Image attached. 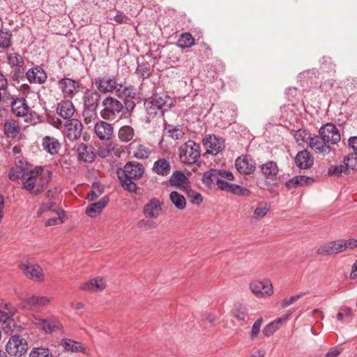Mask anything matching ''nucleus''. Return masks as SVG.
<instances>
[{
    "instance_id": "nucleus-23",
    "label": "nucleus",
    "mask_w": 357,
    "mask_h": 357,
    "mask_svg": "<svg viewBox=\"0 0 357 357\" xmlns=\"http://www.w3.org/2000/svg\"><path fill=\"white\" fill-rule=\"evenodd\" d=\"M72 150L76 151L78 159L82 161L91 162L95 158V154L93 151V148L91 146H87L84 143L79 144L77 148L75 146L73 148H72Z\"/></svg>"
},
{
    "instance_id": "nucleus-60",
    "label": "nucleus",
    "mask_w": 357,
    "mask_h": 357,
    "mask_svg": "<svg viewBox=\"0 0 357 357\" xmlns=\"http://www.w3.org/2000/svg\"><path fill=\"white\" fill-rule=\"evenodd\" d=\"M262 321H263L262 317H259L252 325V329H251V333H250V338L251 339H252V340L255 339L259 334Z\"/></svg>"
},
{
    "instance_id": "nucleus-52",
    "label": "nucleus",
    "mask_w": 357,
    "mask_h": 357,
    "mask_svg": "<svg viewBox=\"0 0 357 357\" xmlns=\"http://www.w3.org/2000/svg\"><path fill=\"white\" fill-rule=\"evenodd\" d=\"M80 89L81 85L78 82L68 78V96L73 98Z\"/></svg>"
},
{
    "instance_id": "nucleus-21",
    "label": "nucleus",
    "mask_w": 357,
    "mask_h": 357,
    "mask_svg": "<svg viewBox=\"0 0 357 357\" xmlns=\"http://www.w3.org/2000/svg\"><path fill=\"white\" fill-rule=\"evenodd\" d=\"M295 163L299 169H309L313 165L314 158L308 151L303 150L296 154Z\"/></svg>"
},
{
    "instance_id": "nucleus-43",
    "label": "nucleus",
    "mask_w": 357,
    "mask_h": 357,
    "mask_svg": "<svg viewBox=\"0 0 357 357\" xmlns=\"http://www.w3.org/2000/svg\"><path fill=\"white\" fill-rule=\"evenodd\" d=\"M294 138L299 145L305 144H310V139L312 138L310 133L305 130H298L294 134Z\"/></svg>"
},
{
    "instance_id": "nucleus-3",
    "label": "nucleus",
    "mask_w": 357,
    "mask_h": 357,
    "mask_svg": "<svg viewBox=\"0 0 357 357\" xmlns=\"http://www.w3.org/2000/svg\"><path fill=\"white\" fill-rule=\"evenodd\" d=\"M43 171L42 167H36L30 171L27 170L26 165L22 161H19L12 167L9 172V178L16 181L22 178L23 187L26 190H32L35 185L33 182V176H38Z\"/></svg>"
},
{
    "instance_id": "nucleus-33",
    "label": "nucleus",
    "mask_w": 357,
    "mask_h": 357,
    "mask_svg": "<svg viewBox=\"0 0 357 357\" xmlns=\"http://www.w3.org/2000/svg\"><path fill=\"white\" fill-rule=\"evenodd\" d=\"M106 287V282L103 278L98 277L90 280L82 286V289L88 291H102Z\"/></svg>"
},
{
    "instance_id": "nucleus-49",
    "label": "nucleus",
    "mask_w": 357,
    "mask_h": 357,
    "mask_svg": "<svg viewBox=\"0 0 357 357\" xmlns=\"http://www.w3.org/2000/svg\"><path fill=\"white\" fill-rule=\"evenodd\" d=\"M344 163L347 169L351 168L357 170V153H352L345 156L344 158Z\"/></svg>"
},
{
    "instance_id": "nucleus-45",
    "label": "nucleus",
    "mask_w": 357,
    "mask_h": 357,
    "mask_svg": "<svg viewBox=\"0 0 357 357\" xmlns=\"http://www.w3.org/2000/svg\"><path fill=\"white\" fill-rule=\"evenodd\" d=\"M188 178L181 171L175 172L170 178V183L173 186H180L185 183Z\"/></svg>"
},
{
    "instance_id": "nucleus-16",
    "label": "nucleus",
    "mask_w": 357,
    "mask_h": 357,
    "mask_svg": "<svg viewBox=\"0 0 357 357\" xmlns=\"http://www.w3.org/2000/svg\"><path fill=\"white\" fill-rule=\"evenodd\" d=\"M309 146L318 154L326 155L331 151V147L322 139V136L314 135L310 141Z\"/></svg>"
},
{
    "instance_id": "nucleus-44",
    "label": "nucleus",
    "mask_w": 357,
    "mask_h": 357,
    "mask_svg": "<svg viewBox=\"0 0 357 357\" xmlns=\"http://www.w3.org/2000/svg\"><path fill=\"white\" fill-rule=\"evenodd\" d=\"M144 106L147 113L151 116L162 115L164 113L151 98L146 100Z\"/></svg>"
},
{
    "instance_id": "nucleus-50",
    "label": "nucleus",
    "mask_w": 357,
    "mask_h": 357,
    "mask_svg": "<svg viewBox=\"0 0 357 357\" xmlns=\"http://www.w3.org/2000/svg\"><path fill=\"white\" fill-rule=\"evenodd\" d=\"M54 206H55V204L52 202L42 204L38 210L37 216L41 217L44 213L48 212V211H50L51 213H54V212H56L57 211H55L54 209Z\"/></svg>"
},
{
    "instance_id": "nucleus-39",
    "label": "nucleus",
    "mask_w": 357,
    "mask_h": 357,
    "mask_svg": "<svg viewBox=\"0 0 357 357\" xmlns=\"http://www.w3.org/2000/svg\"><path fill=\"white\" fill-rule=\"evenodd\" d=\"M169 199L174 206L178 210H183L185 208L186 201L184 196L176 191H172L170 193Z\"/></svg>"
},
{
    "instance_id": "nucleus-32",
    "label": "nucleus",
    "mask_w": 357,
    "mask_h": 357,
    "mask_svg": "<svg viewBox=\"0 0 357 357\" xmlns=\"http://www.w3.org/2000/svg\"><path fill=\"white\" fill-rule=\"evenodd\" d=\"M314 181V178L312 177L298 175L287 181L285 185L288 189H292L298 186H305L312 184Z\"/></svg>"
},
{
    "instance_id": "nucleus-30",
    "label": "nucleus",
    "mask_w": 357,
    "mask_h": 357,
    "mask_svg": "<svg viewBox=\"0 0 357 357\" xmlns=\"http://www.w3.org/2000/svg\"><path fill=\"white\" fill-rule=\"evenodd\" d=\"M130 146L133 150V156L138 160L148 158L152 151L149 146L140 143L135 144V142H132Z\"/></svg>"
},
{
    "instance_id": "nucleus-27",
    "label": "nucleus",
    "mask_w": 357,
    "mask_h": 357,
    "mask_svg": "<svg viewBox=\"0 0 357 357\" xmlns=\"http://www.w3.org/2000/svg\"><path fill=\"white\" fill-rule=\"evenodd\" d=\"M12 112L17 116H26L29 110L26 101L23 98H17L10 102Z\"/></svg>"
},
{
    "instance_id": "nucleus-24",
    "label": "nucleus",
    "mask_w": 357,
    "mask_h": 357,
    "mask_svg": "<svg viewBox=\"0 0 357 357\" xmlns=\"http://www.w3.org/2000/svg\"><path fill=\"white\" fill-rule=\"evenodd\" d=\"M150 98L163 112L167 111L173 104L172 100L165 92L155 93Z\"/></svg>"
},
{
    "instance_id": "nucleus-9",
    "label": "nucleus",
    "mask_w": 357,
    "mask_h": 357,
    "mask_svg": "<svg viewBox=\"0 0 357 357\" xmlns=\"http://www.w3.org/2000/svg\"><path fill=\"white\" fill-rule=\"evenodd\" d=\"M228 181L234 180V175L231 172L223 169H211L205 172L203 175L202 181L206 185H211L214 183V180Z\"/></svg>"
},
{
    "instance_id": "nucleus-36",
    "label": "nucleus",
    "mask_w": 357,
    "mask_h": 357,
    "mask_svg": "<svg viewBox=\"0 0 357 357\" xmlns=\"http://www.w3.org/2000/svg\"><path fill=\"white\" fill-rule=\"evenodd\" d=\"M8 62L13 68H17L20 73H24V59L22 56L16 52H13L8 56Z\"/></svg>"
},
{
    "instance_id": "nucleus-47",
    "label": "nucleus",
    "mask_w": 357,
    "mask_h": 357,
    "mask_svg": "<svg viewBox=\"0 0 357 357\" xmlns=\"http://www.w3.org/2000/svg\"><path fill=\"white\" fill-rule=\"evenodd\" d=\"M233 314L238 321H246L249 319L247 308L241 305L235 307Z\"/></svg>"
},
{
    "instance_id": "nucleus-57",
    "label": "nucleus",
    "mask_w": 357,
    "mask_h": 357,
    "mask_svg": "<svg viewBox=\"0 0 357 357\" xmlns=\"http://www.w3.org/2000/svg\"><path fill=\"white\" fill-rule=\"evenodd\" d=\"M268 208L266 206H264L260 204L257 208L254 211L253 217L255 219H261L264 218L268 213Z\"/></svg>"
},
{
    "instance_id": "nucleus-17",
    "label": "nucleus",
    "mask_w": 357,
    "mask_h": 357,
    "mask_svg": "<svg viewBox=\"0 0 357 357\" xmlns=\"http://www.w3.org/2000/svg\"><path fill=\"white\" fill-rule=\"evenodd\" d=\"M52 178V172L50 171H47L43 172V170L41 173H40L38 176H33V182L35 181V185L33 186V189L32 190H29L32 194H39L40 193L45 186L49 183Z\"/></svg>"
},
{
    "instance_id": "nucleus-10",
    "label": "nucleus",
    "mask_w": 357,
    "mask_h": 357,
    "mask_svg": "<svg viewBox=\"0 0 357 357\" xmlns=\"http://www.w3.org/2000/svg\"><path fill=\"white\" fill-rule=\"evenodd\" d=\"M101 96L96 91L87 90L83 96L84 107L88 112L95 113L100 101Z\"/></svg>"
},
{
    "instance_id": "nucleus-40",
    "label": "nucleus",
    "mask_w": 357,
    "mask_h": 357,
    "mask_svg": "<svg viewBox=\"0 0 357 357\" xmlns=\"http://www.w3.org/2000/svg\"><path fill=\"white\" fill-rule=\"evenodd\" d=\"M5 134L9 137H15L20 132V127L14 120L6 121L4 124Z\"/></svg>"
},
{
    "instance_id": "nucleus-61",
    "label": "nucleus",
    "mask_w": 357,
    "mask_h": 357,
    "mask_svg": "<svg viewBox=\"0 0 357 357\" xmlns=\"http://www.w3.org/2000/svg\"><path fill=\"white\" fill-rule=\"evenodd\" d=\"M341 243H342V250L343 252L347 250H352L357 248V239H349L346 241L344 239H340Z\"/></svg>"
},
{
    "instance_id": "nucleus-37",
    "label": "nucleus",
    "mask_w": 357,
    "mask_h": 357,
    "mask_svg": "<svg viewBox=\"0 0 357 357\" xmlns=\"http://www.w3.org/2000/svg\"><path fill=\"white\" fill-rule=\"evenodd\" d=\"M195 44V39L189 32L182 33L180 35L176 45L181 49L189 48Z\"/></svg>"
},
{
    "instance_id": "nucleus-63",
    "label": "nucleus",
    "mask_w": 357,
    "mask_h": 357,
    "mask_svg": "<svg viewBox=\"0 0 357 357\" xmlns=\"http://www.w3.org/2000/svg\"><path fill=\"white\" fill-rule=\"evenodd\" d=\"M14 100L15 99L13 98L12 94L8 91V88L0 91V102L2 100L6 103L10 104L11 101Z\"/></svg>"
},
{
    "instance_id": "nucleus-42",
    "label": "nucleus",
    "mask_w": 357,
    "mask_h": 357,
    "mask_svg": "<svg viewBox=\"0 0 357 357\" xmlns=\"http://www.w3.org/2000/svg\"><path fill=\"white\" fill-rule=\"evenodd\" d=\"M282 323V319L281 318H278L275 321L269 323L263 328L264 335L266 337L272 335L276 331L279 329V327Z\"/></svg>"
},
{
    "instance_id": "nucleus-14",
    "label": "nucleus",
    "mask_w": 357,
    "mask_h": 357,
    "mask_svg": "<svg viewBox=\"0 0 357 357\" xmlns=\"http://www.w3.org/2000/svg\"><path fill=\"white\" fill-rule=\"evenodd\" d=\"M235 167L239 173L248 175L255 172L256 164L250 155H245L243 158L238 157L236 160Z\"/></svg>"
},
{
    "instance_id": "nucleus-6",
    "label": "nucleus",
    "mask_w": 357,
    "mask_h": 357,
    "mask_svg": "<svg viewBox=\"0 0 357 357\" xmlns=\"http://www.w3.org/2000/svg\"><path fill=\"white\" fill-rule=\"evenodd\" d=\"M19 267L25 276L30 280L42 282L45 279L43 270L38 264L21 263Z\"/></svg>"
},
{
    "instance_id": "nucleus-53",
    "label": "nucleus",
    "mask_w": 357,
    "mask_h": 357,
    "mask_svg": "<svg viewBox=\"0 0 357 357\" xmlns=\"http://www.w3.org/2000/svg\"><path fill=\"white\" fill-rule=\"evenodd\" d=\"M347 170L345 165H338L332 166L328 169V174L330 176H340L342 173Z\"/></svg>"
},
{
    "instance_id": "nucleus-1",
    "label": "nucleus",
    "mask_w": 357,
    "mask_h": 357,
    "mask_svg": "<svg viewBox=\"0 0 357 357\" xmlns=\"http://www.w3.org/2000/svg\"><path fill=\"white\" fill-rule=\"evenodd\" d=\"M102 105L103 109L100 111V116L108 121H113L117 117L128 119L132 115L136 107L135 103L129 101L123 103L112 96L106 97L102 100Z\"/></svg>"
},
{
    "instance_id": "nucleus-15",
    "label": "nucleus",
    "mask_w": 357,
    "mask_h": 357,
    "mask_svg": "<svg viewBox=\"0 0 357 357\" xmlns=\"http://www.w3.org/2000/svg\"><path fill=\"white\" fill-rule=\"evenodd\" d=\"M342 243L340 239L330 241L319 247L317 253L321 256H328L342 252Z\"/></svg>"
},
{
    "instance_id": "nucleus-11",
    "label": "nucleus",
    "mask_w": 357,
    "mask_h": 357,
    "mask_svg": "<svg viewBox=\"0 0 357 357\" xmlns=\"http://www.w3.org/2000/svg\"><path fill=\"white\" fill-rule=\"evenodd\" d=\"M33 323L45 333H51L62 329L60 321L54 317L47 319L35 318Z\"/></svg>"
},
{
    "instance_id": "nucleus-22",
    "label": "nucleus",
    "mask_w": 357,
    "mask_h": 357,
    "mask_svg": "<svg viewBox=\"0 0 357 357\" xmlns=\"http://www.w3.org/2000/svg\"><path fill=\"white\" fill-rule=\"evenodd\" d=\"M83 130L82 123L76 119L68 118V139L76 141L81 138Z\"/></svg>"
},
{
    "instance_id": "nucleus-19",
    "label": "nucleus",
    "mask_w": 357,
    "mask_h": 357,
    "mask_svg": "<svg viewBox=\"0 0 357 357\" xmlns=\"http://www.w3.org/2000/svg\"><path fill=\"white\" fill-rule=\"evenodd\" d=\"M116 96L123 100V103L129 101L132 103H135L134 99L137 96L136 89L131 86H123L119 84L116 91Z\"/></svg>"
},
{
    "instance_id": "nucleus-13",
    "label": "nucleus",
    "mask_w": 357,
    "mask_h": 357,
    "mask_svg": "<svg viewBox=\"0 0 357 357\" xmlns=\"http://www.w3.org/2000/svg\"><path fill=\"white\" fill-rule=\"evenodd\" d=\"M250 289L257 298H264L272 295V284L268 281H255L250 283Z\"/></svg>"
},
{
    "instance_id": "nucleus-25",
    "label": "nucleus",
    "mask_w": 357,
    "mask_h": 357,
    "mask_svg": "<svg viewBox=\"0 0 357 357\" xmlns=\"http://www.w3.org/2000/svg\"><path fill=\"white\" fill-rule=\"evenodd\" d=\"M109 200V199L107 196H104L99 201L91 204L86 208V214L91 218L96 217L106 207Z\"/></svg>"
},
{
    "instance_id": "nucleus-48",
    "label": "nucleus",
    "mask_w": 357,
    "mask_h": 357,
    "mask_svg": "<svg viewBox=\"0 0 357 357\" xmlns=\"http://www.w3.org/2000/svg\"><path fill=\"white\" fill-rule=\"evenodd\" d=\"M29 357H52V354L47 348L36 347L31 350Z\"/></svg>"
},
{
    "instance_id": "nucleus-31",
    "label": "nucleus",
    "mask_w": 357,
    "mask_h": 357,
    "mask_svg": "<svg viewBox=\"0 0 357 357\" xmlns=\"http://www.w3.org/2000/svg\"><path fill=\"white\" fill-rule=\"evenodd\" d=\"M50 303V299L45 296H33L22 300L24 307L32 309L33 307H40L47 305Z\"/></svg>"
},
{
    "instance_id": "nucleus-12",
    "label": "nucleus",
    "mask_w": 357,
    "mask_h": 357,
    "mask_svg": "<svg viewBox=\"0 0 357 357\" xmlns=\"http://www.w3.org/2000/svg\"><path fill=\"white\" fill-rule=\"evenodd\" d=\"M206 153L217 155L225 148L224 141L215 135H208L203 139Z\"/></svg>"
},
{
    "instance_id": "nucleus-34",
    "label": "nucleus",
    "mask_w": 357,
    "mask_h": 357,
    "mask_svg": "<svg viewBox=\"0 0 357 357\" xmlns=\"http://www.w3.org/2000/svg\"><path fill=\"white\" fill-rule=\"evenodd\" d=\"M153 171L158 175L162 176H167L171 172L169 162L165 158L158 159L153 163Z\"/></svg>"
},
{
    "instance_id": "nucleus-58",
    "label": "nucleus",
    "mask_w": 357,
    "mask_h": 357,
    "mask_svg": "<svg viewBox=\"0 0 357 357\" xmlns=\"http://www.w3.org/2000/svg\"><path fill=\"white\" fill-rule=\"evenodd\" d=\"M56 113L64 120L67 119V101L62 100L58 104L56 107Z\"/></svg>"
},
{
    "instance_id": "nucleus-29",
    "label": "nucleus",
    "mask_w": 357,
    "mask_h": 357,
    "mask_svg": "<svg viewBox=\"0 0 357 357\" xmlns=\"http://www.w3.org/2000/svg\"><path fill=\"white\" fill-rule=\"evenodd\" d=\"M262 175L267 179L274 180L279 172L277 163L274 161H267L260 165Z\"/></svg>"
},
{
    "instance_id": "nucleus-51",
    "label": "nucleus",
    "mask_w": 357,
    "mask_h": 357,
    "mask_svg": "<svg viewBox=\"0 0 357 357\" xmlns=\"http://www.w3.org/2000/svg\"><path fill=\"white\" fill-rule=\"evenodd\" d=\"M11 33L0 31V47L8 48L11 45Z\"/></svg>"
},
{
    "instance_id": "nucleus-56",
    "label": "nucleus",
    "mask_w": 357,
    "mask_h": 357,
    "mask_svg": "<svg viewBox=\"0 0 357 357\" xmlns=\"http://www.w3.org/2000/svg\"><path fill=\"white\" fill-rule=\"evenodd\" d=\"M219 189L225 190L226 192H231L234 188V184L229 183L224 180H214Z\"/></svg>"
},
{
    "instance_id": "nucleus-55",
    "label": "nucleus",
    "mask_w": 357,
    "mask_h": 357,
    "mask_svg": "<svg viewBox=\"0 0 357 357\" xmlns=\"http://www.w3.org/2000/svg\"><path fill=\"white\" fill-rule=\"evenodd\" d=\"M321 68L324 71L332 72L335 70V65L332 63L330 57L324 56L321 60Z\"/></svg>"
},
{
    "instance_id": "nucleus-35",
    "label": "nucleus",
    "mask_w": 357,
    "mask_h": 357,
    "mask_svg": "<svg viewBox=\"0 0 357 357\" xmlns=\"http://www.w3.org/2000/svg\"><path fill=\"white\" fill-rule=\"evenodd\" d=\"M43 149L51 155L58 153L61 145L59 141L54 137L46 136L43 139Z\"/></svg>"
},
{
    "instance_id": "nucleus-46",
    "label": "nucleus",
    "mask_w": 357,
    "mask_h": 357,
    "mask_svg": "<svg viewBox=\"0 0 357 357\" xmlns=\"http://www.w3.org/2000/svg\"><path fill=\"white\" fill-rule=\"evenodd\" d=\"M55 215L54 217L49 218L45 222V226H54L56 225L61 224L63 221V218L65 216V211L63 210H59L56 212H54Z\"/></svg>"
},
{
    "instance_id": "nucleus-38",
    "label": "nucleus",
    "mask_w": 357,
    "mask_h": 357,
    "mask_svg": "<svg viewBox=\"0 0 357 357\" xmlns=\"http://www.w3.org/2000/svg\"><path fill=\"white\" fill-rule=\"evenodd\" d=\"M134 135V129L130 126H123L119 130L118 137L122 142L131 141Z\"/></svg>"
},
{
    "instance_id": "nucleus-18",
    "label": "nucleus",
    "mask_w": 357,
    "mask_h": 357,
    "mask_svg": "<svg viewBox=\"0 0 357 357\" xmlns=\"http://www.w3.org/2000/svg\"><path fill=\"white\" fill-rule=\"evenodd\" d=\"M162 210L160 200L153 198L144 205L143 212L146 217L157 219L161 214Z\"/></svg>"
},
{
    "instance_id": "nucleus-54",
    "label": "nucleus",
    "mask_w": 357,
    "mask_h": 357,
    "mask_svg": "<svg viewBox=\"0 0 357 357\" xmlns=\"http://www.w3.org/2000/svg\"><path fill=\"white\" fill-rule=\"evenodd\" d=\"M305 294V292H301L300 294L292 296L289 298H284L282 302V307H287L291 305L296 301H297L299 298H302Z\"/></svg>"
},
{
    "instance_id": "nucleus-59",
    "label": "nucleus",
    "mask_w": 357,
    "mask_h": 357,
    "mask_svg": "<svg viewBox=\"0 0 357 357\" xmlns=\"http://www.w3.org/2000/svg\"><path fill=\"white\" fill-rule=\"evenodd\" d=\"M232 193L237 195L248 197L251 194L250 190L246 188H244L241 185L234 184V188L232 190Z\"/></svg>"
},
{
    "instance_id": "nucleus-7",
    "label": "nucleus",
    "mask_w": 357,
    "mask_h": 357,
    "mask_svg": "<svg viewBox=\"0 0 357 357\" xmlns=\"http://www.w3.org/2000/svg\"><path fill=\"white\" fill-rule=\"evenodd\" d=\"M93 83L98 90V92L102 93H112L116 91L119 86L116 78L110 75L96 77Z\"/></svg>"
},
{
    "instance_id": "nucleus-4",
    "label": "nucleus",
    "mask_w": 357,
    "mask_h": 357,
    "mask_svg": "<svg viewBox=\"0 0 357 357\" xmlns=\"http://www.w3.org/2000/svg\"><path fill=\"white\" fill-rule=\"evenodd\" d=\"M200 153L199 144L189 140L179 148V158L184 164H195L200 157Z\"/></svg>"
},
{
    "instance_id": "nucleus-2",
    "label": "nucleus",
    "mask_w": 357,
    "mask_h": 357,
    "mask_svg": "<svg viewBox=\"0 0 357 357\" xmlns=\"http://www.w3.org/2000/svg\"><path fill=\"white\" fill-rule=\"evenodd\" d=\"M144 166L135 161H130L126 163L123 168L117 170V176L124 190L134 192L137 190V185L132 180L142 178L144 174Z\"/></svg>"
},
{
    "instance_id": "nucleus-5",
    "label": "nucleus",
    "mask_w": 357,
    "mask_h": 357,
    "mask_svg": "<svg viewBox=\"0 0 357 357\" xmlns=\"http://www.w3.org/2000/svg\"><path fill=\"white\" fill-rule=\"evenodd\" d=\"M27 341L17 334L11 335L6 345V352L12 356L21 357L27 352Z\"/></svg>"
},
{
    "instance_id": "nucleus-64",
    "label": "nucleus",
    "mask_w": 357,
    "mask_h": 357,
    "mask_svg": "<svg viewBox=\"0 0 357 357\" xmlns=\"http://www.w3.org/2000/svg\"><path fill=\"white\" fill-rule=\"evenodd\" d=\"M169 136L175 140H181L184 136V132L182 129L176 128L169 131Z\"/></svg>"
},
{
    "instance_id": "nucleus-26",
    "label": "nucleus",
    "mask_w": 357,
    "mask_h": 357,
    "mask_svg": "<svg viewBox=\"0 0 357 357\" xmlns=\"http://www.w3.org/2000/svg\"><path fill=\"white\" fill-rule=\"evenodd\" d=\"M26 75L28 80L31 83L43 84L47 79L45 72L39 66L29 69Z\"/></svg>"
},
{
    "instance_id": "nucleus-28",
    "label": "nucleus",
    "mask_w": 357,
    "mask_h": 357,
    "mask_svg": "<svg viewBox=\"0 0 357 357\" xmlns=\"http://www.w3.org/2000/svg\"><path fill=\"white\" fill-rule=\"evenodd\" d=\"M16 310L10 303L3 300L0 301V321L3 323L13 321L11 319L15 314Z\"/></svg>"
},
{
    "instance_id": "nucleus-8",
    "label": "nucleus",
    "mask_w": 357,
    "mask_h": 357,
    "mask_svg": "<svg viewBox=\"0 0 357 357\" xmlns=\"http://www.w3.org/2000/svg\"><path fill=\"white\" fill-rule=\"evenodd\" d=\"M319 134L322 136V139L331 144H337L341 139L340 133L336 126L333 123H326L323 125L319 130Z\"/></svg>"
},
{
    "instance_id": "nucleus-62",
    "label": "nucleus",
    "mask_w": 357,
    "mask_h": 357,
    "mask_svg": "<svg viewBox=\"0 0 357 357\" xmlns=\"http://www.w3.org/2000/svg\"><path fill=\"white\" fill-rule=\"evenodd\" d=\"M188 195L191 198L190 202L192 204L199 205L202 203V197L199 192L191 190L188 192Z\"/></svg>"
},
{
    "instance_id": "nucleus-20",
    "label": "nucleus",
    "mask_w": 357,
    "mask_h": 357,
    "mask_svg": "<svg viewBox=\"0 0 357 357\" xmlns=\"http://www.w3.org/2000/svg\"><path fill=\"white\" fill-rule=\"evenodd\" d=\"M94 131L100 140H109L113 135L112 126L102 121L96 123Z\"/></svg>"
},
{
    "instance_id": "nucleus-41",
    "label": "nucleus",
    "mask_w": 357,
    "mask_h": 357,
    "mask_svg": "<svg viewBox=\"0 0 357 357\" xmlns=\"http://www.w3.org/2000/svg\"><path fill=\"white\" fill-rule=\"evenodd\" d=\"M68 352L86 354V347L80 342L68 339Z\"/></svg>"
}]
</instances>
